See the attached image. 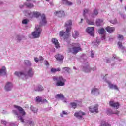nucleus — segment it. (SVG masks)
<instances>
[{"mask_svg":"<svg viewBox=\"0 0 126 126\" xmlns=\"http://www.w3.org/2000/svg\"><path fill=\"white\" fill-rule=\"evenodd\" d=\"M46 24H47L46 15H45L44 14H42L41 15L40 25H35V31L32 33V35L33 38L35 39H38V38H40V36L41 35V33L42 32V29H41V26H43V25H46Z\"/></svg>","mask_w":126,"mask_h":126,"instance_id":"f257e3e1","label":"nucleus"},{"mask_svg":"<svg viewBox=\"0 0 126 126\" xmlns=\"http://www.w3.org/2000/svg\"><path fill=\"white\" fill-rule=\"evenodd\" d=\"M26 72L24 71H16L14 73L16 76L18 77H21L23 79H27L28 77H31L32 78L34 75L35 74V72H34V69L32 67H28L25 69Z\"/></svg>","mask_w":126,"mask_h":126,"instance_id":"f03ea898","label":"nucleus"},{"mask_svg":"<svg viewBox=\"0 0 126 126\" xmlns=\"http://www.w3.org/2000/svg\"><path fill=\"white\" fill-rule=\"evenodd\" d=\"M53 80L56 82L55 86H64L66 82V80L61 76H54Z\"/></svg>","mask_w":126,"mask_h":126,"instance_id":"7ed1b4c3","label":"nucleus"},{"mask_svg":"<svg viewBox=\"0 0 126 126\" xmlns=\"http://www.w3.org/2000/svg\"><path fill=\"white\" fill-rule=\"evenodd\" d=\"M72 46V48H69V51L70 53H72L74 55H76L77 53L81 51V47H80L79 43H73Z\"/></svg>","mask_w":126,"mask_h":126,"instance_id":"20e7f679","label":"nucleus"},{"mask_svg":"<svg viewBox=\"0 0 126 126\" xmlns=\"http://www.w3.org/2000/svg\"><path fill=\"white\" fill-rule=\"evenodd\" d=\"M72 26V21H71V20H68L65 22L64 27L66 28V32L67 33H69V32L71 31Z\"/></svg>","mask_w":126,"mask_h":126,"instance_id":"39448f33","label":"nucleus"},{"mask_svg":"<svg viewBox=\"0 0 126 126\" xmlns=\"http://www.w3.org/2000/svg\"><path fill=\"white\" fill-rule=\"evenodd\" d=\"M94 30H95L94 27H89L86 29V31L89 35L92 37H94Z\"/></svg>","mask_w":126,"mask_h":126,"instance_id":"423d86ee","label":"nucleus"},{"mask_svg":"<svg viewBox=\"0 0 126 126\" xmlns=\"http://www.w3.org/2000/svg\"><path fill=\"white\" fill-rule=\"evenodd\" d=\"M69 32H65L63 31H61L59 32V36L60 37H63L64 40L65 41L68 39L69 36Z\"/></svg>","mask_w":126,"mask_h":126,"instance_id":"0eeeda50","label":"nucleus"},{"mask_svg":"<svg viewBox=\"0 0 126 126\" xmlns=\"http://www.w3.org/2000/svg\"><path fill=\"white\" fill-rule=\"evenodd\" d=\"M13 88V85L11 82H7L6 83L5 86L4 87L5 91H11Z\"/></svg>","mask_w":126,"mask_h":126,"instance_id":"6e6552de","label":"nucleus"},{"mask_svg":"<svg viewBox=\"0 0 126 126\" xmlns=\"http://www.w3.org/2000/svg\"><path fill=\"white\" fill-rule=\"evenodd\" d=\"M12 113L17 116V118H18V120L21 122V123H24V119H23V117L22 116H19V114H18V112L17 110H13L12 111Z\"/></svg>","mask_w":126,"mask_h":126,"instance_id":"1a4fd4ad","label":"nucleus"},{"mask_svg":"<svg viewBox=\"0 0 126 126\" xmlns=\"http://www.w3.org/2000/svg\"><path fill=\"white\" fill-rule=\"evenodd\" d=\"M74 116H75L76 118L79 119V120H82V116H85V113L83 112L82 111H81L75 113Z\"/></svg>","mask_w":126,"mask_h":126,"instance_id":"9d476101","label":"nucleus"},{"mask_svg":"<svg viewBox=\"0 0 126 126\" xmlns=\"http://www.w3.org/2000/svg\"><path fill=\"white\" fill-rule=\"evenodd\" d=\"M82 70L84 72H90V71H91V68L89 66V64H88V63H87L86 64L83 66Z\"/></svg>","mask_w":126,"mask_h":126,"instance_id":"9b49d317","label":"nucleus"},{"mask_svg":"<svg viewBox=\"0 0 126 126\" xmlns=\"http://www.w3.org/2000/svg\"><path fill=\"white\" fill-rule=\"evenodd\" d=\"M54 15L58 17H63L65 16V13L63 11H56L54 13Z\"/></svg>","mask_w":126,"mask_h":126,"instance_id":"f8f14e48","label":"nucleus"},{"mask_svg":"<svg viewBox=\"0 0 126 126\" xmlns=\"http://www.w3.org/2000/svg\"><path fill=\"white\" fill-rule=\"evenodd\" d=\"M25 15L29 18H33L34 17V13L33 12H31L30 11H25Z\"/></svg>","mask_w":126,"mask_h":126,"instance_id":"ddd939ff","label":"nucleus"},{"mask_svg":"<svg viewBox=\"0 0 126 126\" xmlns=\"http://www.w3.org/2000/svg\"><path fill=\"white\" fill-rule=\"evenodd\" d=\"M14 108L17 109V110H18L20 114H21L22 116H25L26 115L25 111H24V110H23L21 107L17 105H14Z\"/></svg>","mask_w":126,"mask_h":126,"instance_id":"4468645a","label":"nucleus"},{"mask_svg":"<svg viewBox=\"0 0 126 126\" xmlns=\"http://www.w3.org/2000/svg\"><path fill=\"white\" fill-rule=\"evenodd\" d=\"M89 110L91 113H98V105H95L94 106H91L89 108Z\"/></svg>","mask_w":126,"mask_h":126,"instance_id":"2eb2a0df","label":"nucleus"},{"mask_svg":"<svg viewBox=\"0 0 126 126\" xmlns=\"http://www.w3.org/2000/svg\"><path fill=\"white\" fill-rule=\"evenodd\" d=\"M61 3L64 4V5H66L67 6H70L73 4V3L67 0H61Z\"/></svg>","mask_w":126,"mask_h":126,"instance_id":"dca6fc26","label":"nucleus"},{"mask_svg":"<svg viewBox=\"0 0 126 126\" xmlns=\"http://www.w3.org/2000/svg\"><path fill=\"white\" fill-rule=\"evenodd\" d=\"M109 105L111 106V107H115L117 109H119V107H120V103L118 102H115L114 101H111L109 102Z\"/></svg>","mask_w":126,"mask_h":126,"instance_id":"f3484780","label":"nucleus"},{"mask_svg":"<svg viewBox=\"0 0 126 126\" xmlns=\"http://www.w3.org/2000/svg\"><path fill=\"white\" fill-rule=\"evenodd\" d=\"M99 93L100 92L99 91V89H97L96 88H93L91 90V94L93 95H98Z\"/></svg>","mask_w":126,"mask_h":126,"instance_id":"a211bd4d","label":"nucleus"},{"mask_svg":"<svg viewBox=\"0 0 126 126\" xmlns=\"http://www.w3.org/2000/svg\"><path fill=\"white\" fill-rule=\"evenodd\" d=\"M4 75H6V68L3 66L0 69V76H4Z\"/></svg>","mask_w":126,"mask_h":126,"instance_id":"6ab92c4d","label":"nucleus"},{"mask_svg":"<svg viewBox=\"0 0 126 126\" xmlns=\"http://www.w3.org/2000/svg\"><path fill=\"white\" fill-rule=\"evenodd\" d=\"M52 42L53 44H54V45H55V47L56 49H60V43H59V41H58V39H57V38L52 39Z\"/></svg>","mask_w":126,"mask_h":126,"instance_id":"aec40b11","label":"nucleus"},{"mask_svg":"<svg viewBox=\"0 0 126 126\" xmlns=\"http://www.w3.org/2000/svg\"><path fill=\"white\" fill-rule=\"evenodd\" d=\"M92 44L93 47H98V45L101 44V40H100V39L97 37L96 40L94 41H93Z\"/></svg>","mask_w":126,"mask_h":126,"instance_id":"412c9836","label":"nucleus"},{"mask_svg":"<svg viewBox=\"0 0 126 126\" xmlns=\"http://www.w3.org/2000/svg\"><path fill=\"white\" fill-rule=\"evenodd\" d=\"M107 83L108 84V87L110 89H115V90H119V88H118V86H117V85H114L110 82H107Z\"/></svg>","mask_w":126,"mask_h":126,"instance_id":"4be33fe9","label":"nucleus"},{"mask_svg":"<svg viewBox=\"0 0 126 126\" xmlns=\"http://www.w3.org/2000/svg\"><path fill=\"white\" fill-rule=\"evenodd\" d=\"M35 101L38 103H48V100L46 99H43L42 97H40L39 96H37L36 97Z\"/></svg>","mask_w":126,"mask_h":126,"instance_id":"5701e85b","label":"nucleus"},{"mask_svg":"<svg viewBox=\"0 0 126 126\" xmlns=\"http://www.w3.org/2000/svg\"><path fill=\"white\" fill-rule=\"evenodd\" d=\"M95 23L97 26H102L104 25V22L102 19H96Z\"/></svg>","mask_w":126,"mask_h":126,"instance_id":"b1692460","label":"nucleus"},{"mask_svg":"<svg viewBox=\"0 0 126 126\" xmlns=\"http://www.w3.org/2000/svg\"><path fill=\"white\" fill-rule=\"evenodd\" d=\"M55 58L57 61H59V62H63V56L61 55V54H57L55 55Z\"/></svg>","mask_w":126,"mask_h":126,"instance_id":"393cba45","label":"nucleus"},{"mask_svg":"<svg viewBox=\"0 0 126 126\" xmlns=\"http://www.w3.org/2000/svg\"><path fill=\"white\" fill-rule=\"evenodd\" d=\"M62 71L64 73H68L69 74L70 73V68L67 67H65L62 68Z\"/></svg>","mask_w":126,"mask_h":126,"instance_id":"a878e982","label":"nucleus"},{"mask_svg":"<svg viewBox=\"0 0 126 126\" xmlns=\"http://www.w3.org/2000/svg\"><path fill=\"white\" fill-rule=\"evenodd\" d=\"M106 31L108 32V33H113L114 31H115V28L114 27H107L105 29Z\"/></svg>","mask_w":126,"mask_h":126,"instance_id":"bb28decb","label":"nucleus"},{"mask_svg":"<svg viewBox=\"0 0 126 126\" xmlns=\"http://www.w3.org/2000/svg\"><path fill=\"white\" fill-rule=\"evenodd\" d=\"M43 90H44V87H43L42 85H38L34 88V91L38 92L43 91Z\"/></svg>","mask_w":126,"mask_h":126,"instance_id":"cd10ccee","label":"nucleus"},{"mask_svg":"<svg viewBox=\"0 0 126 126\" xmlns=\"http://www.w3.org/2000/svg\"><path fill=\"white\" fill-rule=\"evenodd\" d=\"M107 113L108 114H110V115H112L113 114H115V115H119V114H120V111L116 110L115 112H113L112 109H108Z\"/></svg>","mask_w":126,"mask_h":126,"instance_id":"c85d7f7f","label":"nucleus"},{"mask_svg":"<svg viewBox=\"0 0 126 126\" xmlns=\"http://www.w3.org/2000/svg\"><path fill=\"white\" fill-rule=\"evenodd\" d=\"M86 22L88 24L90 25H95V20H88V19H86Z\"/></svg>","mask_w":126,"mask_h":126,"instance_id":"c756f323","label":"nucleus"},{"mask_svg":"<svg viewBox=\"0 0 126 126\" xmlns=\"http://www.w3.org/2000/svg\"><path fill=\"white\" fill-rule=\"evenodd\" d=\"M55 98H58V99H61V100H63V99H64V95L62 94H56Z\"/></svg>","mask_w":126,"mask_h":126,"instance_id":"7c9ffc66","label":"nucleus"},{"mask_svg":"<svg viewBox=\"0 0 126 126\" xmlns=\"http://www.w3.org/2000/svg\"><path fill=\"white\" fill-rule=\"evenodd\" d=\"M98 13H99V11H98V10L97 9H94L93 11V13L91 15V17L94 18L95 17V16H97Z\"/></svg>","mask_w":126,"mask_h":126,"instance_id":"2f4dec72","label":"nucleus"},{"mask_svg":"<svg viewBox=\"0 0 126 126\" xmlns=\"http://www.w3.org/2000/svg\"><path fill=\"white\" fill-rule=\"evenodd\" d=\"M24 5H25L28 8H33L34 7V4L30 3L25 2L24 3Z\"/></svg>","mask_w":126,"mask_h":126,"instance_id":"473e14b6","label":"nucleus"},{"mask_svg":"<svg viewBox=\"0 0 126 126\" xmlns=\"http://www.w3.org/2000/svg\"><path fill=\"white\" fill-rule=\"evenodd\" d=\"M24 64L27 66H31L32 63L29 60H25L24 61Z\"/></svg>","mask_w":126,"mask_h":126,"instance_id":"72a5a7b5","label":"nucleus"},{"mask_svg":"<svg viewBox=\"0 0 126 126\" xmlns=\"http://www.w3.org/2000/svg\"><path fill=\"white\" fill-rule=\"evenodd\" d=\"M79 35V33H78V32L77 31H75L72 33V37L74 39H76V38L78 37Z\"/></svg>","mask_w":126,"mask_h":126,"instance_id":"f704fd0d","label":"nucleus"},{"mask_svg":"<svg viewBox=\"0 0 126 126\" xmlns=\"http://www.w3.org/2000/svg\"><path fill=\"white\" fill-rule=\"evenodd\" d=\"M51 72H52V73H55L56 72H57V71H61V68L60 67H58L57 68H52L50 70Z\"/></svg>","mask_w":126,"mask_h":126,"instance_id":"c9c22d12","label":"nucleus"},{"mask_svg":"<svg viewBox=\"0 0 126 126\" xmlns=\"http://www.w3.org/2000/svg\"><path fill=\"white\" fill-rule=\"evenodd\" d=\"M101 126H111L110 124H108V122L102 120L101 122Z\"/></svg>","mask_w":126,"mask_h":126,"instance_id":"e433bc0d","label":"nucleus"},{"mask_svg":"<svg viewBox=\"0 0 126 126\" xmlns=\"http://www.w3.org/2000/svg\"><path fill=\"white\" fill-rule=\"evenodd\" d=\"M41 13L40 12L37 11H34L33 12V17H36V18H38L39 16H40Z\"/></svg>","mask_w":126,"mask_h":126,"instance_id":"4c0bfd02","label":"nucleus"},{"mask_svg":"<svg viewBox=\"0 0 126 126\" xmlns=\"http://www.w3.org/2000/svg\"><path fill=\"white\" fill-rule=\"evenodd\" d=\"M118 47L119 48V49H121V50H125V47L123 46V44H122V42L119 41L118 42Z\"/></svg>","mask_w":126,"mask_h":126,"instance_id":"58836bf2","label":"nucleus"},{"mask_svg":"<svg viewBox=\"0 0 126 126\" xmlns=\"http://www.w3.org/2000/svg\"><path fill=\"white\" fill-rule=\"evenodd\" d=\"M31 110L35 114H37V113H38V110L36 108H34V106H31Z\"/></svg>","mask_w":126,"mask_h":126,"instance_id":"ea45409f","label":"nucleus"},{"mask_svg":"<svg viewBox=\"0 0 126 126\" xmlns=\"http://www.w3.org/2000/svg\"><path fill=\"white\" fill-rule=\"evenodd\" d=\"M16 40L17 41V42H19L22 40V36L17 35L16 36Z\"/></svg>","mask_w":126,"mask_h":126,"instance_id":"a19ab883","label":"nucleus"},{"mask_svg":"<svg viewBox=\"0 0 126 126\" xmlns=\"http://www.w3.org/2000/svg\"><path fill=\"white\" fill-rule=\"evenodd\" d=\"M98 33L100 35H103L105 33V29L104 28L100 29L98 30Z\"/></svg>","mask_w":126,"mask_h":126,"instance_id":"79ce46f5","label":"nucleus"},{"mask_svg":"<svg viewBox=\"0 0 126 126\" xmlns=\"http://www.w3.org/2000/svg\"><path fill=\"white\" fill-rule=\"evenodd\" d=\"M89 12V9H84L83 16H84V17H85V18H86V17H85V14L88 13Z\"/></svg>","mask_w":126,"mask_h":126,"instance_id":"37998d69","label":"nucleus"},{"mask_svg":"<svg viewBox=\"0 0 126 126\" xmlns=\"http://www.w3.org/2000/svg\"><path fill=\"white\" fill-rule=\"evenodd\" d=\"M70 105L72 108H73V109H75L76 107H77V104H76V103L75 102H71L70 103Z\"/></svg>","mask_w":126,"mask_h":126,"instance_id":"c03bdc74","label":"nucleus"},{"mask_svg":"<svg viewBox=\"0 0 126 126\" xmlns=\"http://www.w3.org/2000/svg\"><path fill=\"white\" fill-rule=\"evenodd\" d=\"M27 124L29 125L30 126H34V122L31 120H28L27 121Z\"/></svg>","mask_w":126,"mask_h":126,"instance_id":"a18cd8bd","label":"nucleus"},{"mask_svg":"<svg viewBox=\"0 0 126 126\" xmlns=\"http://www.w3.org/2000/svg\"><path fill=\"white\" fill-rule=\"evenodd\" d=\"M28 22H29V20H28L27 19H25L22 20V24H27V23H28Z\"/></svg>","mask_w":126,"mask_h":126,"instance_id":"49530a36","label":"nucleus"},{"mask_svg":"<svg viewBox=\"0 0 126 126\" xmlns=\"http://www.w3.org/2000/svg\"><path fill=\"white\" fill-rule=\"evenodd\" d=\"M1 123L5 126H7V124L8 123L6 121L3 120H1Z\"/></svg>","mask_w":126,"mask_h":126,"instance_id":"de8ad7c7","label":"nucleus"},{"mask_svg":"<svg viewBox=\"0 0 126 126\" xmlns=\"http://www.w3.org/2000/svg\"><path fill=\"white\" fill-rule=\"evenodd\" d=\"M110 22L112 24H117V23H118V22L117 21V19H115L114 20H110Z\"/></svg>","mask_w":126,"mask_h":126,"instance_id":"09e8293b","label":"nucleus"},{"mask_svg":"<svg viewBox=\"0 0 126 126\" xmlns=\"http://www.w3.org/2000/svg\"><path fill=\"white\" fill-rule=\"evenodd\" d=\"M15 124L12 122H8L7 126H15Z\"/></svg>","mask_w":126,"mask_h":126,"instance_id":"8fccbe9b","label":"nucleus"},{"mask_svg":"<svg viewBox=\"0 0 126 126\" xmlns=\"http://www.w3.org/2000/svg\"><path fill=\"white\" fill-rule=\"evenodd\" d=\"M117 38L119 40H124V36L121 34H118Z\"/></svg>","mask_w":126,"mask_h":126,"instance_id":"3c124183","label":"nucleus"},{"mask_svg":"<svg viewBox=\"0 0 126 126\" xmlns=\"http://www.w3.org/2000/svg\"><path fill=\"white\" fill-rule=\"evenodd\" d=\"M63 115H67V113H66L64 111H63L62 112V113H61V114H60L61 117H63Z\"/></svg>","mask_w":126,"mask_h":126,"instance_id":"603ef678","label":"nucleus"},{"mask_svg":"<svg viewBox=\"0 0 126 126\" xmlns=\"http://www.w3.org/2000/svg\"><path fill=\"white\" fill-rule=\"evenodd\" d=\"M91 70H93V71H95V70H97V67L94 66L93 68H91Z\"/></svg>","mask_w":126,"mask_h":126,"instance_id":"864d4df0","label":"nucleus"},{"mask_svg":"<svg viewBox=\"0 0 126 126\" xmlns=\"http://www.w3.org/2000/svg\"><path fill=\"white\" fill-rule=\"evenodd\" d=\"M45 64L46 65V66H49V62H48L47 61L45 60L44 61Z\"/></svg>","mask_w":126,"mask_h":126,"instance_id":"5fc2aeb1","label":"nucleus"},{"mask_svg":"<svg viewBox=\"0 0 126 126\" xmlns=\"http://www.w3.org/2000/svg\"><path fill=\"white\" fill-rule=\"evenodd\" d=\"M34 61L36 63H38V62H39V59H38L37 57H35Z\"/></svg>","mask_w":126,"mask_h":126,"instance_id":"6e6d98bb","label":"nucleus"},{"mask_svg":"<svg viewBox=\"0 0 126 126\" xmlns=\"http://www.w3.org/2000/svg\"><path fill=\"white\" fill-rule=\"evenodd\" d=\"M91 58H94V53H93V51H91Z\"/></svg>","mask_w":126,"mask_h":126,"instance_id":"4d7b16f0","label":"nucleus"},{"mask_svg":"<svg viewBox=\"0 0 126 126\" xmlns=\"http://www.w3.org/2000/svg\"><path fill=\"white\" fill-rule=\"evenodd\" d=\"M106 63H110V59L109 58H107L106 59Z\"/></svg>","mask_w":126,"mask_h":126,"instance_id":"13d9d810","label":"nucleus"},{"mask_svg":"<svg viewBox=\"0 0 126 126\" xmlns=\"http://www.w3.org/2000/svg\"><path fill=\"white\" fill-rule=\"evenodd\" d=\"M43 60H44V58H43L42 56H40L39 57V61H43Z\"/></svg>","mask_w":126,"mask_h":126,"instance_id":"bf43d9fd","label":"nucleus"},{"mask_svg":"<svg viewBox=\"0 0 126 126\" xmlns=\"http://www.w3.org/2000/svg\"><path fill=\"white\" fill-rule=\"evenodd\" d=\"M112 58L114 59H117V56H116V55L115 54H113V57Z\"/></svg>","mask_w":126,"mask_h":126,"instance_id":"052dcab7","label":"nucleus"},{"mask_svg":"<svg viewBox=\"0 0 126 126\" xmlns=\"http://www.w3.org/2000/svg\"><path fill=\"white\" fill-rule=\"evenodd\" d=\"M19 7L20 8H23V7H24V5H20Z\"/></svg>","mask_w":126,"mask_h":126,"instance_id":"680f3d73","label":"nucleus"},{"mask_svg":"<svg viewBox=\"0 0 126 126\" xmlns=\"http://www.w3.org/2000/svg\"><path fill=\"white\" fill-rule=\"evenodd\" d=\"M101 39L102 40H105L106 39V37L105 36H103L102 37H101Z\"/></svg>","mask_w":126,"mask_h":126,"instance_id":"e2e57ef3","label":"nucleus"},{"mask_svg":"<svg viewBox=\"0 0 126 126\" xmlns=\"http://www.w3.org/2000/svg\"><path fill=\"white\" fill-rule=\"evenodd\" d=\"M50 5H51V6H53L54 4L53 3V2H50Z\"/></svg>","mask_w":126,"mask_h":126,"instance_id":"0e129e2a","label":"nucleus"},{"mask_svg":"<svg viewBox=\"0 0 126 126\" xmlns=\"http://www.w3.org/2000/svg\"><path fill=\"white\" fill-rule=\"evenodd\" d=\"M63 99V102H64V103H66V99Z\"/></svg>","mask_w":126,"mask_h":126,"instance_id":"69168bd1","label":"nucleus"},{"mask_svg":"<svg viewBox=\"0 0 126 126\" xmlns=\"http://www.w3.org/2000/svg\"><path fill=\"white\" fill-rule=\"evenodd\" d=\"M82 21H83V19H81V22H80V23H82Z\"/></svg>","mask_w":126,"mask_h":126,"instance_id":"338daca9","label":"nucleus"},{"mask_svg":"<svg viewBox=\"0 0 126 126\" xmlns=\"http://www.w3.org/2000/svg\"><path fill=\"white\" fill-rule=\"evenodd\" d=\"M73 69H75L76 70V67H73Z\"/></svg>","mask_w":126,"mask_h":126,"instance_id":"774afa93","label":"nucleus"}]
</instances>
